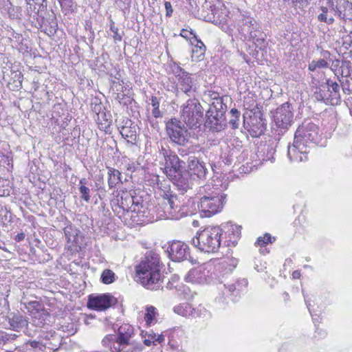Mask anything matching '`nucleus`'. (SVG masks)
I'll return each instance as SVG.
<instances>
[{
  "label": "nucleus",
  "mask_w": 352,
  "mask_h": 352,
  "mask_svg": "<svg viewBox=\"0 0 352 352\" xmlns=\"http://www.w3.org/2000/svg\"><path fill=\"white\" fill-rule=\"evenodd\" d=\"M316 145H324L319 128L305 120L296 129L293 144L288 146L287 156L292 162H305L308 160V149Z\"/></svg>",
  "instance_id": "f257e3e1"
},
{
  "label": "nucleus",
  "mask_w": 352,
  "mask_h": 352,
  "mask_svg": "<svg viewBox=\"0 0 352 352\" xmlns=\"http://www.w3.org/2000/svg\"><path fill=\"white\" fill-rule=\"evenodd\" d=\"M137 280L144 287L156 290L162 280L160 259L158 254L146 253L142 261L135 267Z\"/></svg>",
  "instance_id": "f03ea898"
},
{
  "label": "nucleus",
  "mask_w": 352,
  "mask_h": 352,
  "mask_svg": "<svg viewBox=\"0 0 352 352\" xmlns=\"http://www.w3.org/2000/svg\"><path fill=\"white\" fill-rule=\"evenodd\" d=\"M223 231L218 226H210L204 228L192 238L194 247L201 252L214 253L218 252L221 241Z\"/></svg>",
  "instance_id": "7ed1b4c3"
},
{
  "label": "nucleus",
  "mask_w": 352,
  "mask_h": 352,
  "mask_svg": "<svg viewBox=\"0 0 352 352\" xmlns=\"http://www.w3.org/2000/svg\"><path fill=\"white\" fill-rule=\"evenodd\" d=\"M190 203V199L186 202L182 201L177 195L167 192L163 196L161 205L167 218L179 219L192 214L193 211L189 207Z\"/></svg>",
  "instance_id": "20e7f679"
},
{
  "label": "nucleus",
  "mask_w": 352,
  "mask_h": 352,
  "mask_svg": "<svg viewBox=\"0 0 352 352\" xmlns=\"http://www.w3.org/2000/svg\"><path fill=\"white\" fill-rule=\"evenodd\" d=\"M214 101L210 106L206 113L205 126L213 132L224 130L227 126L226 119V105L223 102L221 97L214 96Z\"/></svg>",
  "instance_id": "39448f33"
},
{
  "label": "nucleus",
  "mask_w": 352,
  "mask_h": 352,
  "mask_svg": "<svg viewBox=\"0 0 352 352\" xmlns=\"http://www.w3.org/2000/svg\"><path fill=\"white\" fill-rule=\"evenodd\" d=\"M226 201V195L217 188L210 192H206V194L200 198L198 207L204 217H210L221 212Z\"/></svg>",
  "instance_id": "423d86ee"
},
{
  "label": "nucleus",
  "mask_w": 352,
  "mask_h": 352,
  "mask_svg": "<svg viewBox=\"0 0 352 352\" xmlns=\"http://www.w3.org/2000/svg\"><path fill=\"white\" fill-rule=\"evenodd\" d=\"M204 109L199 101L196 98H191L184 104L181 118L189 128L197 129L204 123Z\"/></svg>",
  "instance_id": "0eeeda50"
},
{
  "label": "nucleus",
  "mask_w": 352,
  "mask_h": 352,
  "mask_svg": "<svg viewBox=\"0 0 352 352\" xmlns=\"http://www.w3.org/2000/svg\"><path fill=\"white\" fill-rule=\"evenodd\" d=\"M166 130L170 140L179 146H186L190 141V134L184 124L172 118L166 124Z\"/></svg>",
  "instance_id": "6e6552de"
},
{
  "label": "nucleus",
  "mask_w": 352,
  "mask_h": 352,
  "mask_svg": "<svg viewBox=\"0 0 352 352\" xmlns=\"http://www.w3.org/2000/svg\"><path fill=\"white\" fill-rule=\"evenodd\" d=\"M113 199L111 204L114 211L118 209L122 210L123 212L129 214L133 205L138 200L137 197H133L130 192L126 190H114L112 192Z\"/></svg>",
  "instance_id": "1a4fd4ad"
},
{
  "label": "nucleus",
  "mask_w": 352,
  "mask_h": 352,
  "mask_svg": "<svg viewBox=\"0 0 352 352\" xmlns=\"http://www.w3.org/2000/svg\"><path fill=\"white\" fill-rule=\"evenodd\" d=\"M248 284V282L246 278H241L234 283H220L218 289L221 291L225 300L228 299L234 302L238 300L241 294L246 291Z\"/></svg>",
  "instance_id": "9d476101"
},
{
  "label": "nucleus",
  "mask_w": 352,
  "mask_h": 352,
  "mask_svg": "<svg viewBox=\"0 0 352 352\" xmlns=\"http://www.w3.org/2000/svg\"><path fill=\"white\" fill-rule=\"evenodd\" d=\"M294 118L293 108L289 102H285L279 106L274 113V121L276 126L287 130L292 125Z\"/></svg>",
  "instance_id": "9b49d317"
},
{
  "label": "nucleus",
  "mask_w": 352,
  "mask_h": 352,
  "mask_svg": "<svg viewBox=\"0 0 352 352\" xmlns=\"http://www.w3.org/2000/svg\"><path fill=\"white\" fill-rule=\"evenodd\" d=\"M117 303V299L110 294H91L88 297L87 307L96 311H104Z\"/></svg>",
  "instance_id": "f8f14e48"
},
{
  "label": "nucleus",
  "mask_w": 352,
  "mask_h": 352,
  "mask_svg": "<svg viewBox=\"0 0 352 352\" xmlns=\"http://www.w3.org/2000/svg\"><path fill=\"white\" fill-rule=\"evenodd\" d=\"M167 251L169 258L174 262H181L190 257L188 245L179 241H173Z\"/></svg>",
  "instance_id": "ddd939ff"
},
{
  "label": "nucleus",
  "mask_w": 352,
  "mask_h": 352,
  "mask_svg": "<svg viewBox=\"0 0 352 352\" xmlns=\"http://www.w3.org/2000/svg\"><path fill=\"white\" fill-rule=\"evenodd\" d=\"M174 311L181 316L185 317H203L206 318L210 316L209 312L203 307H198L197 308H192L188 303H182L174 307Z\"/></svg>",
  "instance_id": "4468645a"
},
{
  "label": "nucleus",
  "mask_w": 352,
  "mask_h": 352,
  "mask_svg": "<svg viewBox=\"0 0 352 352\" xmlns=\"http://www.w3.org/2000/svg\"><path fill=\"white\" fill-rule=\"evenodd\" d=\"M131 219L135 224H143L150 221L148 218L149 212L143 201L140 202L138 199L129 212Z\"/></svg>",
  "instance_id": "2eb2a0df"
},
{
  "label": "nucleus",
  "mask_w": 352,
  "mask_h": 352,
  "mask_svg": "<svg viewBox=\"0 0 352 352\" xmlns=\"http://www.w3.org/2000/svg\"><path fill=\"white\" fill-rule=\"evenodd\" d=\"M186 173L190 176H195L200 179H206L208 168L204 162H201L195 156H190L188 159V168Z\"/></svg>",
  "instance_id": "dca6fc26"
},
{
  "label": "nucleus",
  "mask_w": 352,
  "mask_h": 352,
  "mask_svg": "<svg viewBox=\"0 0 352 352\" xmlns=\"http://www.w3.org/2000/svg\"><path fill=\"white\" fill-rule=\"evenodd\" d=\"M184 161L181 160L175 153L165 160L164 172L170 179L184 171Z\"/></svg>",
  "instance_id": "f3484780"
},
{
  "label": "nucleus",
  "mask_w": 352,
  "mask_h": 352,
  "mask_svg": "<svg viewBox=\"0 0 352 352\" xmlns=\"http://www.w3.org/2000/svg\"><path fill=\"white\" fill-rule=\"evenodd\" d=\"M258 28V23L252 17L241 14L239 16L237 29L245 39H247L248 36Z\"/></svg>",
  "instance_id": "a211bd4d"
},
{
  "label": "nucleus",
  "mask_w": 352,
  "mask_h": 352,
  "mask_svg": "<svg viewBox=\"0 0 352 352\" xmlns=\"http://www.w3.org/2000/svg\"><path fill=\"white\" fill-rule=\"evenodd\" d=\"M133 327L129 324H123L118 329V336L109 335L106 336L102 342L107 344L108 342L115 341L126 343V342H132L131 340L133 335Z\"/></svg>",
  "instance_id": "6ab92c4d"
},
{
  "label": "nucleus",
  "mask_w": 352,
  "mask_h": 352,
  "mask_svg": "<svg viewBox=\"0 0 352 352\" xmlns=\"http://www.w3.org/2000/svg\"><path fill=\"white\" fill-rule=\"evenodd\" d=\"M7 321L9 329L14 331L19 332L29 325V318L19 311L9 313L7 316Z\"/></svg>",
  "instance_id": "aec40b11"
},
{
  "label": "nucleus",
  "mask_w": 352,
  "mask_h": 352,
  "mask_svg": "<svg viewBox=\"0 0 352 352\" xmlns=\"http://www.w3.org/2000/svg\"><path fill=\"white\" fill-rule=\"evenodd\" d=\"M209 271L204 267L199 266L190 270L186 275L185 279L187 282L198 284L209 283Z\"/></svg>",
  "instance_id": "412c9836"
},
{
  "label": "nucleus",
  "mask_w": 352,
  "mask_h": 352,
  "mask_svg": "<svg viewBox=\"0 0 352 352\" xmlns=\"http://www.w3.org/2000/svg\"><path fill=\"white\" fill-rule=\"evenodd\" d=\"M176 77L178 78L179 89L185 94L190 92L193 82L190 74L183 69L179 66L177 67V71H175Z\"/></svg>",
  "instance_id": "4be33fe9"
},
{
  "label": "nucleus",
  "mask_w": 352,
  "mask_h": 352,
  "mask_svg": "<svg viewBox=\"0 0 352 352\" xmlns=\"http://www.w3.org/2000/svg\"><path fill=\"white\" fill-rule=\"evenodd\" d=\"M189 176L186 172L182 171L176 175L175 177L170 178V180L181 191L182 194H184L188 190L191 189L193 185L192 179L189 178Z\"/></svg>",
  "instance_id": "5701e85b"
},
{
  "label": "nucleus",
  "mask_w": 352,
  "mask_h": 352,
  "mask_svg": "<svg viewBox=\"0 0 352 352\" xmlns=\"http://www.w3.org/2000/svg\"><path fill=\"white\" fill-rule=\"evenodd\" d=\"M334 11L344 21H352V3L346 0H337Z\"/></svg>",
  "instance_id": "b1692460"
},
{
  "label": "nucleus",
  "mask_w": 352,
  "mask_h": 352,
  "mask_svg": "<svg viewBox=\"0 0 352 352\" xmlns=\"http://www.w3.org/2000/svg\"><path fill=\"white\" fill-rule=\"evenodd\" d=\"M107 182L109 188L111 190H116L119 184H122L121 172L113 167L107 166Z\"/></svg>",
  "instance_id": "393cba45"
},
{
  "label": "nucleus",
  "mask_w": 352,
  "mask_h": 352,
  "mask_svg": "<svg viewBox=\"0 0 352 352\" xmlns=\"http://www.w3.org/2000/svg\"><path fill=\"white\" fill-rule=\"evenodd\" d=\"M160 99L155 96H152L150 98V104L153 107L151 111L152 117L148 116V120L153 126L157 123L154 120V118H162L163 117V112L160 110Z\"/></svg>",
  "instance_id": "a878e982"
},
{
  "label": "nucleus",
  "mask_w": 352,
  "mask_h": 352,
  "mask_svg": "<svg viewBox=\"0 0 352 352\" xmlns=\"http://www.w3.org/2000/svg\"><path fill=\"white\" fill-rule=\"evenodd\" d=\"M137 130L138 128L136 126L131 124L130 126H123L120 132L122 136L127 140L128 143L134 144H135L138 136Z\"/></svg>",
  "instance_id": "bb28decb"
},
{
  "label": "nucleus",
  "mask_w": 352,
  "mask_h": 352,
  "mask_svg": "<svg viewBox=\"0 0 352 352\" xmlns=\"http://www.w3.org/2000/svg\"><path fill=\"white\" fill-rule=\"evenodd\" d=\"M190 34L193 35V38L197 42V44L195 45L193 48L192 49V58L202 59L204 56V54L206 50V47L204 43L198 39L197 35L193 32L192 30L190 32Z\"/></svg>",
  "instance_id": "cd10ccee"
},
{
  "label": "nucleus",
  "mask_w": 352,
  "mask_h": 352,
  "mask_svg": "<svg viewBox=\"0 0 352 352\" xmlns=\"http://www.w3.org/2000/svg\"><path fill=\"white\" fill-rule=\"evenodd\" d=\"M265 37L266 35L261 32L258 28L254 30L253 32L248 36V38L252 39V42L256 44V47L261 49L265 46Z\"/></svg>",
  "instance_id": "c85d7f7f"
},
{
  "label": "nucleus",
  "mask_w": 352,
  "mask_h": 352,
  "mask_svg": "<svg viewBox=\"0 0 352 352\" xmlns=\"http://www.w3.org/2000/svg\"><path fill=\"white\" fill-rule=\"evenodd\" d=\"M111 348L112 349L111 346ZM113 348V352H134L138 349L134 342H126V343L115 342Z\"/></svg>",
  "instance_id": "c756f323"
},
{
  "label": "nucleus",
  "mask_w": 352,
  "mask_h": 352,
  "mask_svg": "<svg viewBox=\"0 0 352 352\" xmlns=\"http://www.w3.org/2000/svg\"><path fill=\"white\" fill-rule=\"evenodd\" d=\"M25 1L27 3V11L30 15L32 12L38 14L45 8L44 5L45 0H25Z\"/></svg>",
  "instance_id": "7c9ffc66"
},
{
  "label": "nucleus",
  "mask_w": 352,
  "mask_h": 352,
  "mask_svg": "<svg viewBox=\"0 0 352 352\" xmlns=\"http://www.w3.org/2000/svg\"><path fill=\"white\" fill-rule=\"evenodd\" d=\"M329 98L330 101L329 104L331 105H338L341 102V96H340V86L338 83L337 84H331V87L329 91Z\"/></svg>",
  "instance_id": "2f4dec72"
},
{
  "label": "nucleus",
  "mask_w": 352,
  "mask_h": 352,
  "mask_svg": "<svg viewBox=\"0 0 352 352\" xmlns=\"http://www.w3.org/2000/svg\"><path fill=\"white\" fill-rule=\"evenodd\" d=\"M258 120L257 119L256 112L254 113V117L251 119L252 125L255 126L259 135L264 133L266 129L265 120L263 118L262 113L258 111Z\"/></svg>",
  "instance_id": "473e14b6"
},
{
  "label": "nucleus",
  "mask_w": 352,
  "mask_h": 352,
  "mask_svg": "<svg viewBox=\"0 0 352 352\" xmlns=\"http://www.w3.org/2000/svg\"><path fill=\"white\" fill-rule=\"evenodd\" d=\"M329 91L330 89H328L326 85H321L318 90L315 91L314 97L318 101H321L327 104H329Z\"/></svg>",
  "instance_id": "72a5a7b5"
},
{
  "label": "nucleus",
  "mask_w": 352,
  "mask_h": 352,
  "mask_svg": "<svg viewBox=\"0 0 352 352\" xmlns=\"http://www.w3.org/2000/svg\"><path fill=\"white\" fill-rule=\"evenodd\" d=\"M78 230L72 226H67L64 228L65 236L68 243L72 245L77 243Z\"/></svg>",
  "instance_id": "f704fd0d"
},
{
  "label": "nucleus",
  "mask_w": 352,
  "mask_h": 352,
  "mask_svg": "<svg viewBox=\"0 0 352 352\" xmlns=\"http://www.w3.org/2000/svg\"><path fill=\"white\" fill-rule=\"evenodd\" d=\"M321 13L318 16V20L324 22L327 25H331L334 22L333 15L327 7L322 6L320 8Z\"/></svg>",
  "instance_id": "c9c22d12"
},
{
  "label": "nucleus",
  "mask_w": 352,
  "mask_h": 352,
  "mask_svg": "<svg viewBox=\"0 0 352 352\" xmlns=\"http://www.w3.org/2000/svg\"><path fill=\"white\" fill-rule=\"evenodd\" d=\"M100 280L104 284H111L116 280V274L112 270L106 269L102 272Z\"/></svg>",
  "instance_id": "e433bc0d"
},
{
  "label": "nucleus",
  "mask_w": 352,
  "mask_h": 352,
  "mask_svg": "<svg viewBox=\"0 0 352 352\" xmlns=\"http://www.w3.org/2000/svg\"><path fill=\"white\" fill-rule=\"evenodd\" d=\"M231 115V118L229 121L230 125L232 129H238L239 126V118H240V112L236 109H232L230 111Z\"/></svg>",
  "instance_id": "4c0bfd02"
},
{
  "label": "nucleus",
  "mask_w": 352,
  "mask_h": 352,
  "mask_svg": "<svg viewBox=\"0 0 352 352\" xmlns=\"http://www.w3.org/2000/svg\"><path fill=\"white\" fill-rule=\"evenodd\" d=\"M19 337L15 333H10L7 332H0V344H6L8 343L12 342Z\"/></svg>",
  "instance_id": "58836bf2"
},
{
  "label": "nucleus",
  "mask_w": 352,
  "mask_h": 352,
  "mask_svg": "<svg viewBox=\"0 0 352 352\" xmlns=\"http://www.w3.org/2000/svg\"><path fill=\"white\" fill-rule=\"evenodd\" d=\"M25 346L26 348L30 346L32 348L40 351H44L46 349V344H43L40 339L38 340H29L25 342Z\"/></svg>",
  "instance_id": "ea45409f"
},
{
  "label": "nucleus",
  "mask_w": 352,
  "mask_h": 352,
  "mask_svg": "<svg viewBox=\"0 0 352 352\" xmlns=\"http://www.w3.org/2000/svg\"><path fill=\"white\" fill-rule=\"evenodd\" d=\"M110 30L113 33V38L116 43L120 42L122 39L124 32H120L118 28L115 26V23L111 21Z\"/></svg>",
  "instance_id": "a19ab883"
},
{
  "label": "nucleus",
  "mask_w": 352,
  "mask_h": 352,
  "mask_svg": "<svg viewBox=\"0 0 352 352\" xmlns=\"http://www.w3.org/2000/svg\"><path fill=\"white\" fill-rule=\"evenodd\" d=\"M79 191L81 195L80 198L86 201L87 203H89L91 199L90 196V192L91 190L89 187L86 186H79Z\"/></svg>",
  "instance_id": "79ce46f5"
},
{
  "label": "nucleus",
  "mask_w": 352,
  "mask_h": 352,
  "mask_svg": "<svg viewBox=\"0 0 352 352\" xmlns=\"http://www.w3.org/2000/svg\"><path fill=\"white\" fill-rule=\"evenodd\" d=\"M342 72H341V76L342 77H349L351 76V63L350 61H343L342 63Z\"/></svg>",
  "instance_id": "37998d69"
},
{
  "label": "nucleus",
  "mask_w": 352,
  "mask_h": 352,
  "mask_svg": "<svg viewBox=\"0 0 352 352\" xmlns=\"http://www.w3.org/2000/svg\"><path fill=\"white\" fill-rule=\"evenodd\" d=\"M155 315V308L153 306L146 308V313L145 314L144 319L146 323H151Z\"/></svg>",
  "instance_id": "c03bdc74"
},
{
  "label": "nucleus",
  "mask_w": 352,
  "mask_h": 352,
  "mask_svg": "<svg viewBox=\"0 0 352 352\" xmlns=\"http://www.w3.org/2000/svg\"><path fill=\"white\" fill-rule=\"evenodd\" d=\"M269 243H272V236L270 234L266 233L263 237H258L256 241V245L259 246H265Z\"/></svg>",
  "instance_id": "a18cd8bd"
},
{
  "label": "nucleus",
  "mask_w": 352,
  "mask_h": 352,
  "mask_svg": "<svg viewBox=\"0 0 352 352\" xmlns=\"http://www.w3.org/2000/svg\"><path fill=\"white\" fill-rule=\"evenodd\" d=\"M12 78L14 79V81L17 83V85H16V87H21L23 81V76L21 73L19 72H14L12 73Z\"/></svg>",
  "instance_id": "49530a36"
},
{
  "label": "nucleus",
  "mask_w": 352,
  "mask_h": 352,
  "mask_svg": "<svg viewBox=\"0 0 352 352\" xmlns=\"http://www.w3.org/2000/svg\"><path fill=\"white\" fill-rule=\"evenodd\" d=\"M8 309L9 305L8 300L5 298H0V315L6 313Z\"/></svg>",
  "instance_id": "de8ad7c7"
},
{
  "label": "nucleus",
  "mask_w": 352,
  "mask_h": 352,
  "mask_svg": "<svg viewBox=\"0 0 352 352\" xmlns=\"http://www.w3.org/2000/svg\"><path fill=\"white\" fill-rule=\"evenodd\" d=\"M57 26L58 25L56 21V19L55 17H54V19H52V21L50 22V28L48 29H46V32H47V34L48 35H53L54 34H55L56 32Z\"/></svg>",
  "instance_id": "09e8293b"
},
{
  "label": "nucleus",
  "mask_w": 352,
  "mask_h": 352,
  "mask_svg": "<svg viewBox=\"0 0 352 352\" xmlns=\"http://www.w3.org/2000/svg\"><path fill=\"white\" fill-rule=\"evenodd\" d=\"M39 339L41 340L42 339L43 340H50L51 338H52L53 340H54L55 338H56V335L55 334V332H42L40 335H39Z\"/></svg>",
  "instance_id": "8fccbe9b"
},
{
  "label": "nucleus",
  "mask_w": 352,
  "mask_h": 352,
  "mask_svg": "<svg viewBox=\"0 0 352 352\" xmlns=\"http://www.w3.org/2000/svg\"><path fill=\"white\" fill-rule=\"evenodd\" d=\"M174 154V152L164 146H162L161 149L160 150V155H162V157L164 159V161Z\"/></svg>",
  "instance_id": "3c124183"
},
{
  "label": "nucleus",
  "mask_w": 352,
  "mask_h": 352,
  "mask_svg": "<svg viewBox=\"0 0 352 352\" xmlns=\"http://www.w3.org/2000/svg\"><path fill=\"white\" fill-rule=\"evenodd\" d=\"M164 6H165V9H166V17L172 16L173 13V8L172 7L170 2L165 1Z\"/></svg>",
  "instance_id": "603ef678"
},
{
  "label": "nucleus",
  "mask_w": 352,
  "mask_h": 352,
  "mask_svg": "<svg viewBox=\"0 0 352 352\" xmlns=\"http://www.w3.org/2000/svg\"><path fill=\"white\" fill-rule=\"evenodd\" d=\"M21 331L25 336L31 338L34 337L37 332L36 330H32L31 329H30L29 325L26 326V327H24V329H22Z\"/></svg>",
  "instance_id": "864d4df0"
},
{
  "label": "nucleus",
  "mask_w": 352,
  "mask_h": 352,
  "mask_svg": "<svg viewBox=\"0 0 352 352\" xmlns=\"http://www.w3.org/2000/svg\"><path fill=\"white\" fill-rule=\"evenodd\" d=\"M11 39H15V41L18 43H21L23 41V36L21 34L16 33L14 31H12L10 32Z\"/></svg>",
  "instance_id": "5fc2aeb1"
},
{
  "label": "nucleus",
  "mask_w": 352,
  "mask_h": 352,
  "mask_svg": "<svg viewBox=\"0 0 352 352\" xmlns=\"http://www.w3.org/2000/svg\"><path fill=\"white\" fill-rule=\"evenodd\" d=\"M316 62L317 64L316 67H318L319 69H324L329 67L328 63L324 58L316 60Z\"/></svg>",
  "instance_id": "6e6d98bb"
},
{
  "label": "nucleus",
  "mask_w": 352,
  "mask_h": 352,
  "mask_svg": "<svg viewBox=\"0 0 352 352\" xmlns=\"http://www.w3.org/2000/svg\"><path fill=\"white\" fill-rule=\"evenodd\" d=\"M304 298H305V304H306V305H307V307L308 308V309H309V313H310V314H311V316H312V319H313L314 322V323H316V322H318V320L317 318H315L314 317V315H313V314H312V313H311V309H310V306H311V305H310V303H309V300H307V296L304 295Z\"/></svg>",
  "instance_id": "4d7b16f0"
},
{
  "label": "nucleus",
  "mask_w": 352,
  "mask_h": 352,
  "mask_svg": "<svg viewBox=\"0 0 352 352\" xmlns=\"http://www.w3.org/2000/svg\"><path fill=\"white\" fill-rule=\"evenodd\" d=\"M342 46L345 48V49H349V47H351L352 46V41L351 39V38H346L343 43H342Z\"/></svg>",
  "instance_id": "13d9d810"
},
{
  "label": "nucleus",
  "mask_w": 352,
  "mask_h": 352,
  "mask_svg": "<svg viewBox=\"0 0 352 352\" xmlns=\"http://www.w3.org/2000/svg\"><path fill=\"white\" fill-rule=\"evenodd\" d=\"M58 1L62 8L71 6L72 0H58Z\"/></svg>",
  "instance_id": "bf43d9fd"
},
{
  "label": "nucleus",
  "mask_w": 352,
  "mask_h": 352,
  "mask_svg": "<svg viewBox=\"0 0 352 352\" xmlns=\"http://www.w3.org/2000/svg\"><path fill=\"white\" fill-rule=\"evenodd\" d=\"M232 232H233V234L234 235H236V236H239L241 234V226H238L236 225H234V226H232Z\"/></svg>",
  "instance_id": "052dcab7"
},
{
  "label": "nucleus",
  "mask_w": 352,
  "mask_h": 352,
  "mask_svg": "<svg viewBox=\"0 0 352 352\" xmlns=\"http://www.w3.org/2000/svg\"><path fill=\"white\" fill-rule=\"evenodd\" d=\"M98 124L99 127L104 131H106V129H107V128L110 126V122H109L107 120H106L104 123L99 122Z\"/></svg>",
  "instance_id": "680f3d73"
},
{
  "label": "nucleus",
  "mask_w": 352,
  "mask_h": 352,
  "mask_svg": "<svg viewBox=\"0 0 352 352\" xmlns=\"http://www.w3.org/2000/svg\"><path fill=\"white\" fill-rule=\"evenodd\" d=\"M316 334L318 335L319 338H322L326 336V332L322 329L319 330V329L317 327L316 329V331H315V335H314V336L316 338L318 337V336Z\"/></svg>",
  "instance_id": "e2e57ef3"
},
{
  "label": "nucleus",
  "mask_w": 352,
  "mask_h": 352,
  "mask_svg": "<svg viewBox=\"0 0 352 352\" xmlns=\"http://www.w3.org/2000/svg\"><path fill=\"white\" fill-rule=\"evenodd\" d=\"M317 64L316 60H313L308 65V69L311 72L315 71L316 69H318V67H316Z\"/></svg>",
  "instance_id": "0e129e2a"
},
{
  "label": "nucleus",
  "mask_w": 352,
  "mask_h": 352,
  "mask_svg": "<svg viewBox=\"0 0 352 352\" xmlns=\"http://www.w3.org/2000/svg\"><path fill=\"white\" fill-rule=\"evenodd\" d=\"M25 233L23 232H21V233H19L18 234H16L14 237V239L16 242H21L23 240H24L25 239Z\"/></svg>",
  "instance_id": "69168bd1"
},
{
  "label": "nucleus",
  "mask_w": 352,
  "mask_h": 352,
  "mask_svg": "<svg viewBox=\"0 0 352 352\" xmlns=\"http://www.w3.org/2000/svg\"><path fill=\"white\" fill-rule=\"evenodd\" d=\"M164 341V336L163 335H156V338L153 340V343L157 342L159 344L162 343Z\"/></svg>",
  "instance_id": "338daca9"
},
{
  "label": "nucleus",
  "mask_w": 352,
  "mask_h": 352,
  "mask_svg": "<svg viewBox=\"0 0 352 352\" xmlns=\"http://www.w3.org/2000/svg\"><path fill=\"white\" fill-rule=\"evenodd\" d=\"M321 56L323 57L324 60L328 59L331 56V53L327 50H322L321 52Z\"/></svg>",
  "instance_id": "774afa93"
}]
</instances>
